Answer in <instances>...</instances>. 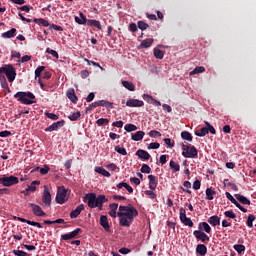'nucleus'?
<instances>
[{"instance_id": "f257e3e1", "label": "nucleus", "mask_w": 256, "mask_h": 256, "mask_svg": "<svg viewBox=\"0 0 256 256\" xmlns=\"http://www.w3.org/2000/svg\"><path fill=\"white\" fill-rule=\"evenodd\" d=\"M119 211L117 216L120 218L119 223L121 227H131V223L135 221V217L139 216V211L131 204L128 206H119Z\"/></svg>"}, {"instance_id": "f03ea898", "label": "nucleus", "mask_w": 256, "mask_h": 256, "mask_svg": "<svg viewBox=\"0 0 256 256\" xmlns=\"http://www.w3.org/2000/svg\"><path fill=\"white\" fill-rule=\"evenodd\" d=\"M14 99H17L22 105H33L34 103H37V101H35V94L32 92H17L14 95Z\"/></svg>"}, {"instance_id": "7ed1b4c3", "label": "nucleus", "mask_w": 256, "mask_h": 256, "mask_svg": "<svg viewBox=\"0 0 256 256\" xmlns=\"http://www.w3.org/2000/svg\"><path fill=\"white\" fill-rule=\"evenodd\" d=\"M182 149V155L185 159H195L199 155V151L195 146L183 144Z\"/></svg>"}, {"instance_id": "20e7f679", "label": "nucleus", "mask_w": 256, "mask_h": 256, "mask_svg": "<svg viewBox=\"0 0 256 256\" xmlns=\"http://www.w3.org/2000/svg\"><path fill=\"white\" fill-rule=\"evenodd\" d=\"M2 73H4L9 81V83H13L15 78L17 77V70L13 67L12 64H9L2 69Z\"/></svg>"}, {"instance_id": "39448f33", "label": "nucleus", "mask_w": 256, "mask_h": 256, "mask_svg": "<svg viewBox=\"0 0 256 256\" xmlns=\"http://www.w3.org/2000/svg\"><path fill=\"white\" fill-rule=\"evenodd\" d=\"M69 198H67V189L65 187L59 188L56 194V203L63 205L67 203Z\"/></svg>"}, {"instance_id": "423d86ee", "label": "nucleus", "mask_w": 256, "mask_h": 256, "mask_svg": "<svg viewBox=\"0 0 256 256\" xmlns=\"http://www.w3.org/2000/svg\"><path fill=\"white\" fill-rule=\"evenodd\" d=\"M0 183L4 186V187H11L12 185H17V183H19V178L11 175V176H4L2 178H0Z\"/></svg>"}, {"instance_id": "0eeeda50", "label": "nucleus", "mask_w": 256, "mask_h": 256, "mask_svg": "<svg viewBox=\"0 0 256 256\" xmlns=\"http://www.w3.org/2000/svg\"><path fill=\"white\" fill-rule=\"evenodd\" d=\"M84 202H87L88 207L90 209H95L97 207V194L88 193L83 199Z\"/></svg>"}, {"instance_id": "6e6552de", "label": "nucleus", "mask_w": 256, "mask_h": 256, "mask_svg": "<svg viewBox=\"0 0 256 256\" xmlns=\"http://www.w3.org/2000/svg\"><path fill=\"white\" fill-rule=\"evenodd\" d=\"M80 233H83V230L81 228H76L74 231L67 233V234H62L61 235V240L62 241H71V239H77Z\"/></svg>"}, {"instance_id": "1a4fd4ad", "label": "nucleus", "mask_w": 256, "mask_h": 256, "mask_svg": "<svg viewBox=\"0 0 256 256\" xmlns=\"http://www.w3.org/2000/svg\"><path fill=\"white\" fill-rule=\"evenodd\" d=\"M180 221L187 227H193V221L187 217V210L185 208H180Z\"/></svg>"}, {"instance_id": "9d476101", "label": "nucleus", "mask_w": 256, "mask_h": 256, "mask_svg": "<svg viewBox=\"0 0 256 256\" xmlns=\"http://www.w3.org/2000/svg\"><path fill=\"white\" fill-rule=\"evenodd\" d=\"M42 205L44 207H51V192H49V188L44 186V192L42 195Z\"/></svg>"}, {"instance_id": "9b49d317", "label": "nucleus", "mask_w": 256, "mask_h": 256, "mask_svg": "<svg viewBox=\"0 0 256 256\" xmlns=\"http://www.w3.org/2000/svg\"><path fill=\"white\" fill-rule=\"evenodd\" d=\"M193 235L198 241H201L202 243H209V241H211V238H209V236L201 230H195Z\"/></svg>"}, {"instance_id": "f8f14e48", "label": "nucleus", "mask_w": 256, "mask_h": 256, "mask_svg": "<svg viewBox=\"0 0 256 256\" xmlns=\"http://www.w3.org/2000/svg\"><path fill=\"white\" fill-rule=\"evenodd\" d=\"M28 205H29V207H32L33 214L36 217H45L46 214L43 211V209L41 208V206H39L37 204H33V203H29Z\"/></svg>"}, {"instance_id": "ddd939ff", "label": "nucleus", "mask_w": 256, "mask_h": 256, "mask_svg": "<svg viewBox=\"0 0 256 256\" xmlns=\"http://www.w3.org/2000/svg\"><path fill=\"white\" fill-rule=\"evenodd\" d=\"M65 125V120H60L58 122H54L49 127L45 128V132L49 133L51 131H57V129H61Z\"/></svg>"}, {"instance_id": "4468645a", "label": "nucleus", "mask_w": 256, "mask_h": 256, "mask_svg": "<svg viewBox=\"0 0 256 256\" xmlns=\"http://www.w3.org/2000/svg\"><path fill=\"white\" fill-rule=\"evenodd\" d=\"M226 197L229 201H231V203H233V205H235V207L240 209L242 213H247V209L243 207L240 203H238L237 200L233 197V195H231V193L226 192Z\"/></svg>"}, {"instance_id": "2eb2a0df", "label": "nucleus", "mask_w": 256, "mask_h": 256, "mask_svg": "<svg viewBox=\"0 0 256 256\" xmlns=\"http://www.w3.org/2000/svg\"><path fill=\"white\" fill-rule=\"evenodd\" d=\"M149 179V189L152 191H155L157 189V185H159V178H157L155 175H148Z\"/></svg>"}, {"instance_id": "dca6fc26", "label": "nucleus", "mask_w": 256, "mask_h": 256, "mask_svg": "<svg viewBox=\"0 0 256 256\" xmlns=\"http://www.w3.org/2000/svg\"><path fill=\"white\" fill-rule=\"evenodd\" d=\"M81 211H85V205L83 204L78 205L75 210L70 212V218L77 219L81 215Z\"/></svg>"}, {"instance_id": "f3484780", "label": "nucleus", "mask_w": 256, "mask_h": 256, "mask_svg": "<svg viewBox=\"0 0 256 256\" xmlns=\"http://www.w3.org/2000/svg\"><path fill=\"white\" fill-rule=\"evenodd\" d=\"M100 225L107 233L111 232V227L109 226V220L107 219V216H100Z\"/></svg>"}, {"instance_id": "a211bd4d", "label": "nucleus", "mask_w": 256, "mask_h": 256, "mask_svg": "<svg viewBox=\"0 0 256 256\" xmlns=\"http://www.w3.org/2000/svg\"><path fill=\"white\" fill-rule=\"evenodd\" d=\"M145 103L138 99H129L126 101L127 107H143Z\"/></svg>"}, {"instance_id": "6ab92c4d", "label": "nucleus", "mask_w": 256, "mask_h": 256, "mask_svg": "<svg viewBox=\"0 0 256 256\" xmlns=\"http://www.w3.org/2000/svg\"><path fill=\"white\" fill-rule=\"evenodd\" d=\"M136 155L142 161H149V159H151V154H149V152H147V151H145L143 149L137 150Z\"/></svg>"}, {"instance_id": "aec40b11", "label": "nucleus", "mask_w": 256, "mask_h": 256, "mask_svg": "<svg viewBox=\"0 0 256 256\" xmlns=\"http://www.w3.org/2000/svg\"><path fill=\"white\" fill-rule=\"evenodd\" d=\"M107 201H109V199H107L105 195H99L96 197V205L99 211H103V203H107Z\"/></svg>"}, {"instance_id": "412c9836", "label": "nucleus", "mask_w": 256, "mask_h": 256, "mask_svg": "<svg viewBox=\"0 0 256 256\" xmlns=\"http://www.w3.org/2000/svg\"><path fill=\"white\" fill-rule=\"evenodd\" d=\"M17 221H20L21 223H27V225H32V227H38L39 229H41V227H43L41 225V223H39V222L27 220V219L21 218V217H18Z\"/></svg>"}, {"instance_id": "4be33fe9", "label": "nucleus", "mask_w": 256, "mask_h": 256, "mask_svg": "<svg viewBox=\"0 0 256 256\" xmlns=\"http://www.w3.org/2000/svg\"><path fill=\"white\" fill-rule=\"evenodd\" d=\"M208 223L212 227H217V225H221V218H219L217 215L211 216L208 218Z\"/></svg>"}, {"instance_id": "5701e85b", "label": "nucleus", "mask_w": 256, "mask_h": 256, "mask_svg": "<svg viewBox=\"0 0 256 256\" xmlns=\"http://www.w3.org/2000/svg\"><path fill=\"white\" fill-rule=\"evenodd\" d=\"M66 96L68 97V99H70V101L72 103H77L78 98H77V94H75V89H69L66 93Z\"/></svg>"}, {"instance_id": "b1692460", "label": "nucleus", "mask_w": 256, "mask_h": 256, "mask_svg": "<svg viewBox=\"0 0 256 256\" xmlns=\"http://www.w3.org/2000/svg\"><path fill=\"white\" fill-rule=\"evenodd\" d=\"M35 185H41V181L39 180H34L31 182V184L26 188V190L24 191V193H29V191L35 192L37 191V186Z\"/></svg>"}, {"instance_id": "393cba45", "label": "nucleus", "mask_w": 256, "mask_h": 256, "mask_svg": "<svg viewBox=\"0 0 256 256\" xmlns=\"http://www.w3.org/2000/svg\"><path fill=\"white\" fill-rule=\"evenodd\" d=\"M109 207L110 211L108 212V214L110 215V217H113L115 219V217H117V209H119V204L112 203L109 205Z\"/></svg>"}, {"instance_id": "a878e982", "label": "nucleus", "mask_w": 256, "mask_h": 256, "mask_svg": "<svg viewBox=\"0 0 256 256\" xmlns=\"http://www.w3.org/2000/svg\"><path fill=\"white\" fill-rule=\"evenodd\" d=\"M15 33H17V29L12 28L11 30L4 32L1 34V37L3 39H13L15 37Z\"/></svg>"}, {"instance_id": "bb28decb", "label": "nucleus", "mask_w": 256, "mask_h": 256, "mask_svg": "<svg viewBox=\"0 0 256 256\" xmlns=\"http://www.w3.org/2000/svg\"><path fill=\"white\" fill-rule=\"evenodd\" d=\"M86 25H88V27H96V29H99V31L102 29L101 22L99 20L88 19Z\"/></svg>"}, {"instance_id": "cd10ccee", "label": "nucleus", "mask_w": 256, "mask_h": 256, "mask_svg": "<svg viewBox=\"0 0 256 256\" xmlns=\"http://www.w3.org/2000/svg\"><path fill=\"white\" fill-rule=\"evenodd\" d=\"M0 85L2 89L7 91V93H11V89L9 88V83H7V78H5V76H0Z\"/></svg>"}, {"instance_id": "c85d7f7f", "label": "nucleus", "mask_w": 256, "mask_h": 256, "mask_svg": "<svg viewBox=\"0 0 256 256\" xmlns=\"http://www.w3.org/2000/svg\"><path fill=\"white\" fill-rule=\"evenodd\" d=\"M198 231H205V233H211V226L207 222H200L198 224Z\"/></svg>"}, {"instance_id": "c756f323", "label": "nucleus", "mask_w": 256, "mask_h": 256, "mask_svg": "<svg viewBox=\"0 0 256 256\" xmlns=\"http://www.w3.org/2000/svg\"><path fill=\"white\" fill-rule=\"evenodd\" d=\"M235 197L239 201V203H242V205H251V200H249V198L241 194H236Z\"/></svg>"}, {"instance_id": "7c9ffc66", "label": "nucleus", "mask_w": 256, "mask_h": 256, "mask_svg": "<svg viewBox=\"0 0 256 256\" xmlns=\"http://www.w3.org/2000/svg\"><path fill=\"white\" fill-rule=\"evenodd\" d=\"M214 195H217V191H215V189H213V187L206 189V199L208 201H213Z\"/></svg>"}, {"instance_id": "2f4dec72", "label": "nucleus", "mask_w": 256, "mask_h": 256, "mask_svg": "<svg viewBox=\"0 0 256 256\" xmlns=\"http://www.w3.org/2000/svg\"><path fill=\"white\" fill-rule=\"evenodd\" d=\"M196 253L201 256L207 255V246H205L204 244H198L196 247Z\"/></svg>"}, {"instance_id": "473e14b6", "label": "nucleus", "mask_w": 256, "mask_h": 256, "mask_svg": "<svg viewBox=\"0 0 256 256\" xmlns=\"http://www.w3.org/2000/svg\"><path fill=\"white\" fill-rule=\"evenodd\" d=\"M80 17L79 16H75V21L78 23V25H85L87 24V17H85L83 15V12H80L79 13Z\"/></svg>"}, {"instance_id": "72a5a7b5", "label": "nucleus", "mask_w": 256, "mask_h": 256, "mask_svg": "<svg viewBox=\"0 0 256 256\" xmlns=\"http://www.w3.org/2000/svg\"><path fill=\"white\" fill-rule=\"evenodd\" d=\"M95 172L99 173V175H103V177H111V173H109V171L105 170L103 167H95Z\"/></svg>"}, {"instance_id": "f704fd0d", "label": "nucleus", "mask_w": 256, "mask_h": 256, "mask_svg": "<svg viewBox=\"0 0 256 256\" xmlns=\"http://www.w3.org/2000/svg\"><path fill=\"white\" fill-rule=\"evenodd\" d=\"M145 137V133L143 131H137L135 134H132V141H141Z\"/></svg>"}, {"instance_id": "c9c22d12", "label": "nucleus", "mask_w": 256, "mask_h": 256, "mask_svg": "<svg viewBox=\"0 0 256 256\" xmlns=\"http://www.w3.org/2000/svg\"><path fill=\"white\" fill-rule=\"evenodd\" d=\"M153 41H155L153 38H147L141 42V47L143 49H149L153 45Z\"/></svg>"}, {"instance_id": "e433bc0d", "label": "nucleus", "mask_w": 256, "mask_h": 256, "mask_svg": "<svg viewBox=\"0 0 256 256\" xmlns=\"http://www.w3.org/2000/svg\"><path fill=\"white\" fill-rule=\"evenodd\" d=\"M98 107H106V109H113V103L107 101V100H99Z\"/></svg>"}, {"instance_id": "4c0bfd02", "label": "nucleus", "mask_w": 256, "mask_h": 256, "mask_svg": "<svg viewBox=\"0 0 256 256\" xmlns=\"http://www.w3.org/2000/svg\"><path fill=\"white\" fill-rule=\"evenodd\" d=\"M195 135L196 137H205V135H209V129H207V127H202L200 131H195Z\"/></svg>"}, {"instance_id": "58836bf2", "label": "nucleus", "mask_w": 256, "mask_h": 256, "mask_svg": "<svg viewBox=\"0 0 256 256\" xmlns=\"http://www.w3.org/2000/svg\"><path fill=\"white\" fill-rule=\"evenodd\" d=\"M34 23H37V25H42V27H51V24H49V21L43 18H35Z\"/></svg>"}, {"instance_id": "ea45409f", "label": "nucleus", "mask_w": 256, "mask_h": 256, "mask_svg": "<svg viewBox=\"0 0 256 256\" xmlns=\"http://www.w3.org/2000/svg\"><path fill=\"white\" fill-rule=\"evenodd\" d=\"M122 85L128 91H135V84H133V82H129V81L123 80L122 81Z\"/></svg>"}, {"instance_id": "a19ab883", "label": "nucleus", "mask_w": 256, "mask_h": 256, "mask_svg": "<svg viewBox=\"0 0 256 256\" xmlns=\"http://www.w3.org/2000/svg\"><path fill=\"white\" fill-rule=\"evenodd\" d=\"M181 137L184 139V141H193V136L188 131H182Z\"/></svg>"}, {"instance_id": "79ce46f5", "label": "nucleus", "mask_w": 256, "mask_h": 256, "mask_svg": "<svg viewBox=\"0 0 256 256\" xmlns=\"http://www.w3.org/2000/svg\"><path fill=\"white\" fill-rule=\"evenodd\" d=\"M170 168L173 170L174 173H177L178 171H180L181 166L179 165V163L171 160L170 161Z\"/></svg>"}, {"instance_id": "37998d69", "label": "nucleus", "mask_w": 256, "mask_h": 256, "mask_svg": "<svg viewBox=\"0 0 256 256\" xmlns=\"http://www.w3.org/2000/svg\"><path fill=\"white\" fill-rule=\"evenodd\" d=\"M154 57L156 59H163V57H165V53L161 49L155 48L154 49Z\"/></svg>"}, {"instance_id": "c03bdc74", "label": "nucleus", "mask_w": 256, "mask_h": 256, "mask_svg": "<svg viewBox=\"0 0 256 256\" xmlns=\"http://www.w3.org/2000/svg\"><path fill=\"white\" fill-rule=\"evenodd\" d=\"M233 249H234V251H237V253L239 255H241V253H244V251H245V245H243V244H235L233 246Z\"/></svg>"}, {"instance_id": "a18cd8bd", "label": "nucleus", "mask_w": 256, "mask_h": 256, "mask_svg": "<svg viewBox=\"0 0 256 256\" xmlns=\"http://www.w3.org/2000/svg\"><path fill=\"white\" fill-rule=\"evenodd\" d=\"M199 73H205V67L197 66L193 71L190 72V75H197Z\"/></svg>"}, {"instance_id": "49530a36", "label": "nucleus", "mask_w": 256, "mask_h": 256, "mask_svg": "<svg viewBox=\"0 0 256 256\" xmlns=\"http://www.w3.org/2000/svg\"><path fill=\"white\" fill-rule=\"evenodd\" d=\"M204 123L206 125V129H208V133H211V135H215L217 133V131L215 130V127H213V125H211L207 121H205Z\"/></svg>"}, {"instance_id": "de8ad7c7", "label": "nucleus", "mask_w": 256, "mask_h": 256, "mask_svg": "<svg viewBox=\"0 0 256 256\" xmlns=\"http://www.w3.org/2000/svg\"><path fill=\"white\" fill-rule=\"evenodd\" d=\"M124 129L127 131V133H131L133 131H137V126H135V124H126Z\"/></svg>"}, {"instance_id": "09e8293b", "label": "nucleus", "mask_w": 256, "mask_h": 256, "mask_svg": "<svg viewBox=\"0 0 256 256\" xmlns=\"http://www.w3.org/2000/svg\"><path fill=\"white\" fill-rule=\"evenodd\" d=\"M98 127H103V125H109V119L107 118H100L96 121Z\"/></svg>"}, {"instance_id": "8fccbe9b", "label": "nucleus", "mask_w": 256, "mask_h": 256, "mask_svg": "<svg viewBox=\"0 0 256 256\" xmlns=\"http://www.w3.org/2000/svg\"><path fill=\"white\" fill-rule=\"evenodd\" d=\"M137 25L138 29H141V31H146V29H149V24L145 23L144 21H138Z\"/></svg>"}, {"instance_id": "3c124183", "label": "nucleus", "mask_w": 256, "mask_h": 256, "mask_svg": "<svg viewBox=\"0 0 256 256\" xmlns=\"http://www.w3.org/2000/svg\"><path fill=\"white\" fill-rule=\"evenodd\" d=\"M44 115L48 117V119H51L52 121H57V119H59V116H57L55 113H50L49 111H46Z\"/></svg>"}, {"instance_id": "603ef678", "label": "nucleus", "mask_w": 256, "mask_h": 256, "mask_svg": "<svg viewBox=\"0 0 256 256\" xmlns=\"http://www.w3.org/2000/svg\"><path fill=\"white\" fill-rule=\"evenodd\" d=\"M43 71H45V66H38L35 70V79H37V77H41V73H43Z\"/></svg>"}, {"instance_id": "864d4df0", "label": "nucleus", "mask_w": 256, "mask_h": 256, "mask_svg": "<svg viewBox=\"0 0 256 256\" xmlns=\"http://www.w3.org/2000/svg\"><path fill=\"white\" fill-rule=\"evenodd\" d=\"M225 217H228V219H236L237 215H235V212L233 210H228L224 212Z\"/></svg>"}, {"instance_id": "5fc2aeb1", "label": "nucleus", "mask_w": 256, "mask_h": 256, "mask_svg": "<svg viewBox=\"0 0 256 256\" xmlns=\"http://www.w3.org/2000/svg\"><path fill=\"white\" fill-rule=\"evenodd\" d=\"M255 219H256L255 215L249 214L247 219V226L250 228L253 227V221H255Z\"/></svg>"}, {"instance_id": "6e6d98bb", "label": "nucleus", "mask_w": 256, "mask_h": 256, "mask_svg": "<svg viewBox=\"0 0 256 256\" xmlns=\"http://www.w3.org/2000/svg\"><path fill=\"white\" fill-rule=\"evenodd\" d=\"M144 193L149 197V199H157V194H155L153 190H146Z\"/></svg>"}, {"instance_id": "4d7b16f0", "label": "nucleus", "mask_w": 256, "mask_h": 256, "mask_svg": "<svg viewBox=\"0 0 256 256\" xmlns=\"http://www.w3.org/2000/svg\"><path fill=\"white\" fill-rule=\"evenodd\" d=\"M114 150L116 151V153H119L120 155H127V150L120 146H116Z\"/></svg>"}, {"instance_id": "13d9d810", "label": "nucleus", "mask_w": 256, "mask_h": 256, "mask_svg": "<svg viewBox=\"0 0 256 256\" xmlns=\"http://www.w3.org/2000/svg\"><path fill=\"white\" fill-rule=\"evenodd\" d=\"M143 100L147 101V103H150L151 105H153V101L155 100L153 98V96L149 95V94H144L143 95Z\"/></svg>"}, {"instance_id": "bf43d9fd", "label": "nucleus", "mask_w": 256, "mask_h": 256, "mask_svg": "<svg viewBox=\"0 0 256 256\" xmlns=\"http://www.w3.org/2000/svg\"><path fill=\"white\" fill-rule=\"evenodd\" d=\"M141 173H151V167H149V165L147 164H143L141 169H140Z\"/></svg>"}, {"instance_id": "052dcab7", "label": "nucleus", "mask_w": 256, "mask_h": 256, "mask_svg": "<svg viewBox=\"0 0 256 256\" xmlns=\"http://www.w3.org/2000/svg\"><path fill=\"white\" fill-rule=\"evenodd\" d=\"M81 117V112H75L72 115L69 116L70 121H77Z\"/></svg>"}, {"instance_id": "680f3d73", "label": "nucleus", "mask_w": 256, "mask_h": 256, "mask_svg": "<svg viewBox=\"0 0 256 256\" xmlns=\"http://www.w3.org/2000/svg\"><path fill=\"white\" fill-rule=\"evenodd\" d=\"M149 137H153V138H157V137H161V132L157 131V130H151L148 133Z\"/></svg>"}, {"instance_id": "e2e57ef3", "label": "nucleus", "mask_w": 256, "mask_h": 256, "mask_svg": "<svg viewBox=\"0 0 256 256\" xmlns=\"http://www.w3.org/2000/svg\"><path fill=\"white\" fill-rule=\"evenodd\" d=\"M13 254L16 256H29V254L23 250H13Z\"/></svg>"}, {"instance_id": "0e129e2a", "label": "nucleus", "mask_w": 256, "mask_h": 256, "mask_svg": "<svg viewBox=\"0 0 256 256\" xmlns=\"http://www.w3.org/2000/svg\"><path fill=\"white\" fill-rule=\"evenodd\" d=\"M31 9H33V7H31L29 5H24V6L18 7L19 11H25V13H29L31 11Z\"/></svg>"}, {"instance_id": "69168bd1", "label": "nucleus", "mask_w": 256, "mask_h": 256, "mask_svg": "<svg viewBox=\"0 0 256 256\" xmlns=\"http://www.w3.org/2000/svg\"><path fill=\"white\" fill-rule=\"evenodd\" d=\"M46 52H48L49 55H52V57H56V59H59V53H57V51L51 48H47Z\"/></svg>"}, {"instance_id": "338daca9", "label": "nucleus", "mask_w": 256, "mask_h": 256, "mask_svg": "<svg viewBox=\"0 0 256 256\" xmlns=\"http://www.w3.org/2000/svg\"><path fill=\"white\" fill-rule=\"evenodd\" d=\"M49 170H50L49 166L48 165H44L43 168H40V174L41 175H47V173H49Z\"/></svg>"}, {"instance_id": "774afa93", "label": "nucleus", "mask_w": 256, "mask_h": 256, "mask_svg": "<svg viewBox=\"0 0 256 256\" xmlns=\"http://www.w3.org/2000/svg\"><path fill=\"white\" fill-rule=\"evenodd\" d=\"M159 147H161V144L158 142H152L149 144L148 149H159Z\"/></svg>"}]
</instances>
